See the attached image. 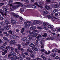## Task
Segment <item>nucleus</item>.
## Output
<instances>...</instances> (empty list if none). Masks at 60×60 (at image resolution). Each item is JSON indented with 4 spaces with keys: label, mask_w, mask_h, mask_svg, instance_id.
<instances>
[{
    "label": "nucleus",
    "mask_w": 60,
    "mask_h": 60,
    "mask_svg": "<svg viewBox=\"0 0 60 60\" xmlns=\"http://www.w3.org/2000/svg\"><path fill=\"white\" fill-rule=\"evenodd\" d=\"M10 54H12L13 55V56L11 58V60H16V59H18V57L17 56H15L16 55V53L15 52L11 51L10 52Z\"/></svg>",
    "instance_id": "nucleus-1"
},
{
    "label": "nucleus",
    "mask_w": 60,
    "mask_h": 60,
    "mask_svg": "<svg viewBox=\"0 0 60 60\" xmlns=\"http://www.w3.org/2000/svg\"><path fill=\"white\" fill-rule=\"evenodd\" d=\"M48 27L49 28L51 29L52 31L54 32L56 31V29H55L54 27H52L50 25H49L48 26Z\"/></svg>",
    "instance_id": "nucleus-2"
},
{
    "label": "nucleus",
    "mask_w": 60,
    "mask_h": 60,
    "mask_svg": "<svg viewBox=\"0 0 60 60\" xmlns=\"http://www.w3.org/2000/svg\"><path fill=\"white\" fill-rule=\"evenodd\" d=\"M29 0H25V2L26 3V5H24V6L26 7H29V5L28 4H29Z\"/></svg>",
    "instance_id": "nucleus-3"
},
{
    "label": "nucleus",
    "mask_w": 60,
    "mask_h": 60,
    "mask_svg": "<svg viewBox=\"0 0 60 60\" xmlns=\"http://www.w3.org/2000/svg\"><path fill=\"white\" fill-rule=\"evenodd\" d=\"M47 17L48 18H51V19L52 21H55V20H54V17H51V16L49 15H48Z\"/></svg>",
    "instance_id": "nucleus-4"
},
{
    "label": "nucleus",
    "mask_w": 60,
    "mask_h": 60,
    "mask_svg": "<svg viewBox=\"0 0 60 60\" xmlns=\"http://www.w3.org/2000/svg\"><path fill=\"white\" fill-rule=\"evenodd\" d=\"M11 14L12 15H13L14 17L15 18H18L19 17V15H16L15 13H11Z\"/></svg>",
    "instance_id": "nucleus-5"
},
{
    "label": "nucleus",
    "mask_w": 60,
    "mask_h": 60,
    "mask_svg": "<svg viewBox=\"0 0 60 60\" xmlns=\"http://www.w3.org/2000/svg\"><path fill=\"white\" fill-rule=\"evenodd\" d=\"M10 44H15V41L14 40H13L11 41L10 42Z\"/></svg>",
    "instance_id": "nucleus-6"
},
{
    "label": "nucleus",
    "mask_w": 60,
    "mask_h": 60,
    "mask_svg": "<svg viewBox=\"0 0 60 60\" xmlns=\"http://www.w3.org/2000/svg\"><path fill=\"white\" fill-rule=\"evenodd\" d=\"M7 27L6 28V26H4V29H6V30H9V28L8 27H9V28H10V27H11V26L9 25L8 26H7Z\"/></svg>",
    "instance_id": "nucleus-7"
},
{
    "label": "nucleus",
    "mask_w": 60,
    "mask_h": 60,
    "mask_svg": "<svg viewBox=\"0 0 60 60\" xmlns=\"http://www.w3.org/2000/svg\"><path fill=\"white\" fill-rule=\"evenodd\" d=\"M11 37L12 38H15V39H16V38L17 37L19 38V37H18L17 36L14 35H11Z\"/></svg>",
    "instance_id": "nucleus-8"
},
{
    "label": "nucleus",
    "mask_w": 60,
    "mask_h": 60,
    "mask_svg": "<svg viewBox=\"0 0 60 60\" xmlns=\"http://www.w3.org/2000/svg\"><path fill=\"white\" fill-rule=\"evenodd\" d=\"M42 28L43 29H45V30L46 31H47V32H49V33H51V31L49 30V29H48V28H46L45 27H43Z\"/></svg>",
    "instance_id": "nucleus-9"
},
{
    "label": "nucleus",
    "mask_w": 60,
    "mask_h": 60,
    "mask_svg": "<svg viewBox=\"0 0 60 60\" xmlns=\"http://www.w3.org/2000/svg\"><path fill=\"white\" fill-rule=\"evenodd\" d=\"M45 42V41L42 40H41L40 42V43L42 45H44V43Z\"/></svg>",
    "instance_id": "nucleus-10"
},
{
    "label": "nucleus",
    "mask_w": 60,
    "mask_h": 60,
    "mask_svg": "<svg viewBox=\"0 0 60 60\" xmlns=\"http://www.w3.org/2000/svg\"><path fill=\"white\" fill-rule=\"evenodd\" d=\"M3 38L5 40H6V41H7L8 42L10 41L8 40V39H7V38L5 37H3Z\"/></svg>",
    "instance_id": "nucleus-11"
},
{
    "label": "nucleus",
    "mask_w": 60,
    "mask_h": 60,
    "mask_svg": "<svg viewBox=\"0 0 60 60\" xmlns=\"http://www.w3.org/2000/svg\"><path fill=\"white\" fill-rule=\"evenodd\" d=\"M19 56H20V57L18 58L19 59V60H23V58L21 57V55L20 54H19Z\"/></svg>",
    "instance_id": "nucleus-12"
},
{
    "label": "nucleus",
    "mask_w": 60,
    "mask_h": 60,
    "mask_svg": "<svg viewBox=\"0 0 60 60\" xmlns=\"http://www.w3.org/2000/svg\"><path fill=\"white\" fill-rule=\"evenodd\" d=\"M45 8H46V9L47 10H50L51 9V8L50 7L47 5H46L45 6Z\"/></svg>",
    "instance_id": "nucleus-13"
},
{
    "label": "nucleus",
    "mask_w": 60,
    "mask_h": 60,
    "mask_svg": "<svg viewBox=\"0 0 60 60\" xmlns=\"http://www.w3.org/2000/svg\"><path fill=\"white\" fill-rule=\"evenodd\" d=\"M26 42H27L25 43V45L27 46V45H28V44H29V43L30 41L27 40L26 41Z\"/></svg>",
    "instance_id": "nucleus-14"
},
{
    "label": "nucleus",
    "mask_w": 60,
    "mask_h": 60,
    "mask_svg": "<svg viewBox=\"0 0 60 60\" xmlns=\"http://www.w3.org/2000/svg\"><path fill=\"white\" fill-rule=\"evenodd\" d=\"M29 46L30 47H31V48H33V47L35 46V45L33 43H31L30 44Z\"/></svg>",
    "instance_id": "nucleus-15"
},
{
    "label": "nucleus",
    "mask_w": 60,
    "mask_h": 60,
    "mask_svg": "<svg viewBox=\"0 0 60 60\" xmlns=\"http://www.w3.org/2000/svg\"><path fill=\"white\" fill-rule=\"evenodd\" d=\"M32 49L33 50H34L35 51H38V49L37 47H34V49H33V48H32Z\"/></svg>",
    "instance_id": "nucleus-16"
},
{
    "label": "nucleus",
    "mask_w": 60,
    "mask_h": 60,
    "mask_svg": "<svg viewBox=\"0 0 60 60\" xmlns=\"http://www.w3.org/2000/svg\"><path fill=\"white\" fill-rule=\"evenodd\" d=\"M15 52L17 53V54H19V50L17 49V48H15Z\"/></svg>",
    "instance_id": "nucleus-17"
},
{
    "label": "nucleus",
    "mask_w": 60,
    "mask_h": 60,
    "mask_svg": "<svg viewBox=\"0 0 60 60\" xmlns=\"http://www.w3.org/2000/svg\"><path fill=\"white\" fill-rule=\"evenodd\" d=\"M17 46H18V49L19 50H21V45H20L18 44L17 45Z\"/></svg>",
    "instance_id": "nucleus-18"
},
{
    "label": "nucleus",
    "mask_w": 60,
    "mask_h": 60,
    "mask_svg": "<svg viewBox=\"0 0 60 60\" xmlns=\"http://www.w3.org/2000/svg\"><path fill=\"white\" fill-rule=\"evenodd\" d=\"M27 50L29 51V52H30V53H33V51L30 49H27Z\"/></svg>",
    "instance_id": "nucleus-19"
},
{
    "label": "nucleus",
    "mask_w": 60,
    "mask_h": 60,
    "mask_svg": "<svg viewBox=\"0 0 60 60\" xmlns=\"http://www.w3.org/2000/svg\"><path fill=\"white\" fill-rule=\"evenodd\" d=\"M11 23L12 24H16L17 23L14 20H12L11 21Z\"/></svg>",
    "instance_id": "nucleus-20"
},
{
    "label": "nucleus",
    "mask_w": 60,
    "mask_h": 60,
    "mask_svg": "<svg viewBox=\"0 0 60 60\" xmlns=\"http://www.w3.org/2000/svg\"><path fill=\"white\" fill-rule=\"evenodd\" d=\"M35 5H37L38 7L41 8H43V7L42 6H40V5L38 4V3H36L34 4Z\"/></svg>",
    "instance_id": "nucleus-21"
},
{
    "label": "nucleus",
    "mask_w": 60,
    "mask_h": 60,
    "mask_svg": "<svg viewBox=\"0 0 60 60\" xmlns=\"http://www.w3.org/2000/svg\"><path fill=\"white\" fill-rule=\"evenodd\" d=\"M30 56L33 57V58H34V55L33 54H32V53H30Z\"/></svg>",
    "instance_id": "nucleus-22"
},
{
    "label": "nucleus",
    "mask_w": 60,
    "mask_h": 60,
    "mask_svg": "<svg viewBox=\"0 0 60 60\" xmlns=\"http://www.w3.org/2000/svg\"><path fill=\"white\" fill-rule=\"evenodd\" d=\"M26 39H27V38L26 37L22 38V41H26Z\"/></svg>",
    "instance_id": "nucleus-23"
},
{
    "label": "nucleus",
    "mask_w": 60,
    "mask_h": 60,
    "mask_svg": "<svg viewBox=\"0 0 60 60\" xmlns=\"http://www.w3.org/2000/svg\"><path fill=\"white\" fill-rule=\"evenodd\" d=\"M41 37V35H38V36L37 37H36V38L37 39H40V38Z\"/></svg>",
    "instance_id": "nucleus-24"
},
{
    "label": "nucleus",
    "mask_w": 60,
    "mask_h": 60,
    "mask_svg": "<svg viewBox=\"0 0 60 60\" xmlns=\"http://www.w3.org/2000/svg\"><path fill=\"white\" fill-rule=\"evenodd\" d=\"M38 35V34L37 33H35V34H33V37H36L37 35Z\"/></svg>",
    "instance_id": "nucleus-25"
},
{
    "label": "nucleus",
    "mask_w": 60,
    "mask_h": 60,
    "mask_svg": "<svg viewBox=\"0 0 60 60\" xmlns=\"http://www.w3.org/2000/svg\"><path fill=\"white\" fill-rule=\"evenodd\" d=\"M24 24H25V25H26V26H31V25L29 24L28 25L26 24H27V23L26 22H25Z\"/></svg>",
    "instance_id": "nucleus-26"
},
{
    "label": "nucleus",
    "mask_w": 60,
    "mask_h": 60,
    "mask_svg": "<svg viewBox=\"0 0 60 60\" xmlns=\"http://www.w3.org/2000/svg\"><path fill=\"white\" fill-rule=\"evenodd\" d=\"M43 26H46L48 25V24L47 22H44L43 23Z\"/></svg>",
    "instance_id": "nucleus-27"
},
{
    "label": "nucleus",
    "mask_w": 60,
    "mask_h": 60,
    "mask_svg": "<svg viewBox=\"0 0 60 60\" xmlns=\"http://www.w3.org/2000/svg\"><path fill=\"white\" fill-rule=\"evenodd\" d=\"M7 10V9H6V8H4L3 11H5V12L6 13H7V12H8V11H6V10Z\"/></svg>",
    "instance_id": "nucleus-28"
},
{
    "label": "nucleus",
    "mask_w": 60,
    "mask_h": 60,
    "mask_svg": "<svg viewBox=\"0 0 60 60\" xmlns=\"http://www.w3.org/2000/svg\"><path fill=\"white\" fill-rule=\"evenodd\" d=\"M8 56V57H11H11H12V54H11L9 55Z\"/></svg>",
    "instance_id": "nucleus-29"
},
{
    "label": "nucleus",
    "mask_w": 60,
    "mask_h": 60,
    "mask_svg": "<svg viewBox=\"0 0 60 60\" xmlns=\"http://www.w3.org/2000/svg\"><path fill=\"white\" fill-rule=\"evenodd\" d=\"M24 30H25V29H24V28H22V30L21 31V33H23L24 32Z\"/></svg>",
    "instance_id": "nucleus-30"
},
{
    "label": "nucleus",
    "mask_w": 60,
    "mask_h": 60,
    "mask_svg": "<svg viewBox=\"0 0 60 60\" xmlns=\"http://www.w3.org/2000/svg\"><path fill=\"white\" fill-rule=\"evenodd\" d=\"M34 24H39V22L38 21H34Z\"/></svg>",
    "instance_id": "nucleus-31"
},
{
    "label": "nucleus",
    "mask_w": 60,
    "mask_h": 60,
    "mask_svg": "<svg viewBox=\"0 0 60 60\" xmlns=\"http://www.w3.org/2000/svg\"><path fill=\"white\" fill-rule=\"evenodd\" d=\"M20 10L22 12H24V11H24V10L22 8H21L20 9Z\"/></svg>",
    "instance_id": "nucleus-32"
},
{
    "label": "nucleus",
    "mask_w": 60,
    "mask_h": 60,
    "mask_svg": "<svg viewBox=\"0 0 60 60\" xmlns=\"http://www.w3.org/2000/svg\"><path fill=\"white\" fill-rule=\"evenodd\" d=\"M54 7L55 8H57L59 7V6L57 4H56L54 5Z\"/></svg>",
    "instance_id": "nucleus-33"
},
{
    "label": "nucleus",
    "mask_w": 60,
    "mask_h": 60,
    "mask_svg": "<svg viewBox=\"0 0 60 60\" xmlns=\"http://www.w3.org/2000/svg\"><path fill=\"white\" fill-rule=\"evenodd\" d=\"M45 41H47V40H50V39L49 37H48L46 38L45 39Z\"/></svg>",
    "instance_id": "nucleus-34"
},
{
    "label": "nucleus",
    "mask_w": 60,
    "mask_h": 60,
    "mask_svg": "<svg viewBox=\"0 0 60 60\" xmlns=\"http://www.w3.org/2000/svg\"><path fill=\"white\" fill-rule=\"evenodd\" d=\"M7 42H7H7H6L5 43H4L3 44V45L4 46H6L7 44Z\"/></svg>",
    "instance_id": "nucleus-35"
},
{
    "label": "nucleus",
    "mask_w": 60,
    "mask_h": 60,
    "mask_svg": "<svg viewBox=\"0 0 60 60\" xmlns=\"http://www.w3.org/2000/svg\"><path fill=\"white\" fill-rule=\"evenodd\" d=\"M8 32L9 34H12L13 33L12 32L11 30L8 31Z\"/></svg>",
    "instance_id": "nucleus-36"
},
{
    "label": "nucleus",
    "mask_w": 60,
    "mask_h": 60,
    "mask_svg": "<svg viewBox=\"0 0 60 60\" xmlns=\"http://www.w3.org/2000/svg\"><path fill=\"white\" fill-rule=\"evenodd\" d=\"M7 48H8V49H10V46H8L6 48V49H7V50H8V49Z\"/></svg>",
    "instance_id": "nucleus-37"
},
{
    "label": "nucleus",
    "mask_w": 60,
    "mask_h": 60,
    "mask_svg": "<svg viewBox=\"0 0 60 60\" xmlns=\"http://www.w3.org/2000/svg\"><path fill=\"white\" fill-rule=\"evenodd\" d=\"M54 40L55 39H54V37H51L50 38V40Z\"/></svg>",
    "instance_id": "nucleus-38"
},
{
    "label": "nucleus",
    "mask_w": 60,
    "mask_h": 60,
    "mask_svg": "<svg viewBox=\"0 0 60 60\" xmlns=\"http://www.w3.org/2000/svg\"><path fill=\"white\" fill-rule=\"evenodd\" d=\"M0 24L1 25H2L3 26H4L5 25V23H3V22H1L0 23Z\"/></svg>",
    "instance_id": "nucleus-39"
},
{
    "label": "nucleus",
    "mask_w": 60,
    "mask_h": 60,
    "mask_svg": "<svg viewBox=\"0 0 60 60\" xmlns=\"http://www.w3.org/2000/svg\"><path fill=\"white\" fill-rule=\"evenodd\" d=\"M29 33H30V34H34V33H33V32H31V30H30L29 32Z\"/></svg>",
    "instance_id": "nucleus-40"
},
{
    "label": "nucleus",
    "mask_w": 60,
    "mask_h": 60,
    "mask_svg": "<svg viewBox=\"0 0 60 60\" xmlns=\"http://www.w3.org/2000/svg\"><path fill=\"white\" fill-rule=\"evenodd\" d=\"M47 35H48L46 33H45L44 34V35H43V36H44L45 37V36H47Z\"/></svg>",
    "instance_id": "nucleus-41"
},
{
    "label": "nucleus",
    "mask_w": 60,
    "mask_h": 60,
    "mask_svg": "<svg viewBox=\"0 0 60 60\" xmlns=\"http://www.w3.org/2000/svg\"><path fill=\"white\" fill-rule=\"evenodd\" d=\"M5 23L6 24H9L10 23L8 22V21H5Z\"/></svg>",
    "instance_id": "nucleus-42"
},
{
    "label": "nucleus",
    "mask_w": 60,
    "mask_h": 60,
    "mask_svg": "<svg viewBox=\"0 0 60 60\" xmlns=\"http://www.w3.org/2000/svg\"><path fill=\"white\" fill-rule=\"evenodd\" d=\"M40 41V39H37L36 41V43H37L38 42V41Z\"/></svg>",
    "instance_id": "nucleus-43"
},
{
    "label": "nucleus",
    "mask_w": 60,
    "mask_h": 60,
    "mask_svg": "<svg viewBox=\"0 0 60 60\" xmlns=\"http://www.w3.org/2000/svg\"><path fill=\"white\" fill-rule=\"evenodd\" d=\"M56 11H57V10L56 9H55L53 11V12L54 13H55Z\"/></svg>",
    "instance_id": "nucleus-44"
},
{
    "label": "nucleus",
    "mask_w": 60,
    "mask_h": 60,
    "mask_svg": "<svg viewBox=\"0 0 60 60\" xmlns=\"http://www.w3.org/2000/svg\"><path fill=\"white\" fill-rule=\"evenodd\" d=\"M23 54H24V55H28V53L26 52H24Z\"/></svg>",
    "instance_id": "nucleus-45"
},
{
    "label": "nucleus",
    "mask_w": 60,
    "mask_h": 60,
    "mask_svg": "<svg viewBox=\"0 0 60 60\" xmlns=\"http://www.w3.org/2000/svg\"><path fill=\"white\" fill-rule=\"evenodd\" d=\"M32 7L33 8L35 9V8H36V6L34 5H33L32 6Z\"/></svg>",
    "instance_id": "nucleus-46"
},
{
    "label": "nucleus",
    "mask_w": 60,
    "mask_h": 60,
    "mask_svg": "<svg viewBox=\"0 0 60 60\" xmlns=\"http://www.w3.org/2000/svg\"><path fill=\"white\" fill-rule=\"evenodd\" d=\"M26 59L27 60H30V58L28 57H26Z\"/></svg>",
    "instance_id": "nucleus-47"
},
{
    "label": "nucleus",
    "mask_w": 60,
    "mask_h": 60,
    "mask_svg": "<svg viewBox=\"0 0 60 60\" xmlns=\"http://www.w3.org/2000/svg\"><path fill=\"white\" fill-rule=\"evenodd\" d=\"M44 12L46 14H47L48 13V12L47 11H44Z\"/></svg>",
    "instance_id": "nucleus-48"
},
{
    "label": "nucleus",
    "mask_w": 60,
    "mask_h": 60,
    "mask_svg": "<svg viewBox=\"0 0 60 60\" xmlns=\"http://www.w3.org/2000/svg\"><path fill=\"white\" fill-rule=\"evenodd\" d=\"M37 60H41V59L40 58H37Z\"/></svg>",
    "instance_id": "nucleus-49"
},
{
    "label": "nucleus",
    "mask_w": 60,
    "mask_h": 60,
    "mask_svg": "<svg viewBox=\"0 0 60 60\" xmlns=\"http://www.w3.org/2000/svg\"><path fill=\"white\" fill-rule=\"evenodd\" d=\"M22 56L23 57V58H25V55H24V54H23V53H22Z\"/></svg>",
    "instance_id": "nucleus-50"
},
{
    "label": "nucleus",
    "mask_w": 60,
    "mask_h": 60,
    "mask_svg": "<svg viewBox=\"0 0 60 60\" xmlns=\"http://www.w3.org/2000/svg\"><path fill=\"white\" fill-rule=\"evenodd\" d=\"M59 57L58 56H56L55 57V59H58Z\"/></svg>",
    "instance_id": "nucleus-51"
},
{
    "label": "nucleus",
    "mask_w": 60,
    "mask_h": 60,
    "mask_svg": "<svg viewBox=\"0 0 60 60\" xmlns=\"http://www.w3.org/2000/svg\"><path fill=\"white\" fill-rule=\"evenodd\" d=\"M28 39L29 40H31L32 39V38L31 37H29V38Z\"/></svg>",
    "instance_id": "nucleus-52"
},
{
    "label": "nucleus",
    "mask_w": 60,
    "mask_h": 60,
    "mask_svg": "<svg viewBox=\"0 0 60 60\" xmlns=\"http://www.w3.org/2000/svg\"><path fill=\"white\" fill-rule=\"evenodd\" d=\"M24 50H25V49H23V48H21V51L22 52H24Z\"/></svg>",
    "instance_id": "nucleus-53"
},
{
    "label": "nucleus",
    "mask_w": 60,
    "mask_h": 60,
    "mask_svg": "<svg viewBox=\"0 0 60 60\" xmlns=\"http://www.w3.org/2000/svg\"><path fill=\"white\" fill-rule=\"evenodd\" d=\"M20 6L22 7H24V5H23V4H20Z\"/></svg>",
    "instance_id": "nucleus-54"
},
{
    "label": "nucleus",
    "mask_w": 60,
    "mask_h": 60,
    "mask_svg": "<svg viewBox=\"0 0 60 60\" xmlns=\"http://www.w3.org/2000/svg\"><path fill=\"white\" fill-rule=\"evenodd\" d=\"M4 19V18H3V17L0 18V20H3Z\"/></svg>",
    "instance_id": "nucleus-55"
},
{
    "label": "nucleus",
    "mask_w": 60,
    "mask_h": 60,
    "mask_svg": "<svg viewBox=\"0 0 60 60\" xmlns=\"http://www.w3.org/2000/svg\"><path fill=\"white\" fill-rule=\"evenodd\" d=\"M41 52H44L45 51V50L44 49H41Z\"/></svg>",
    "instance_id": "nucleus-56"
},
{
    "label": "nucleus",
    "mask_w": 60,
    "mask_h": 60,
    "mask_svg": "<svg viewBox=\"0 0 60 60\" xmlns=\"http://www.w3.org/2000/svg\"><path fill=\"white\" fill-rule=\"evenodd\" d=\"M11 50H13V49H14V48H13V47H11Z\"/></svg>",
    "instance_id": "nucleus-57"
},
{
    "label": "nucleus",
    "mask_w": 60,
    "mask_h": 60,
    "mask_svg": "<svg viewBox=\"0 0 60 60\" xmlns=\"http://www.w3.org/2000/svg\"><path fill=\"white\" fill-rule=\"evenodd\" d=\"M20 6V5L19 4H18L16 6V7H19Z\"/></svg>",
    "instance_id": "nucleus-58"
},
{
    "label": "nucleus",
    "mask_w": 60,
    "mask_h": 60,
    "mask_svg": "<svg viewBox=\"0 0 60 60\" xmlns=\"http://www.w3.org/2000/svg\"><path fill=\"white\" fill-rule=\"evenodd\" d=\"M0 13H1V14L3 15V16H4V14L1 11H0Z\"/></svg>",
    "instance_id": "nucleus-59"
},
{
    "label": "nucleus",
    "mask_w": 60,
    "mask_h": 60,
    "mask_svg": "<svg viewBox=\"0 0 60 60\" xmlns=\"http://www.w3.org/2000/svg\"><path fill=\"white\" fill-rule=\"evenodd\" d=\"M2 54L3 56H4L5 55V53L4 52H2Z\"/></svg>",
    "instance_id": "nucleus-60"
},
{
    "label": "nucleus",
    "mask_w": 60,
    "mask_h": 60,
    "mask_svg": "<svg viewBox=\"0 0 60 60\" xmlns=\"http://www.w3.org/2000/svg\"><path fill=\"white\" fill-rule=\"evenodd\" d=\"M9 2L10 3H12L13 2V1H12L10 0H9Z\"/></svg>",
    "instance_id": "nucleus-61"
},
{
    "label": "nucleus",
    "mask_w": 60,
    "mask_h": 60,
    "mask_svg": "<svg viewBox=\"0 0 60 60\" xmlns=\"http://www.w3.org/2000/svg\"><path fill=\"white\" fill-rule=\"evenodd\" d=\"M4 3H0V6H2V5H3L4 4Z\"/></svg>",
    "instance_id": "nucleus-62"
},
{
    "label": "nucleus",
    "mask_w": 60,
    "mask_h": 60,
    "mask_svg": "<svg viewBox=\"0 0 60 60\" xmlns=\"http://www.w3.org/2000/svg\"><path fill=\"white\" fill-rule=\"evenodd\" d=\"M41 38L42 39H44V36L42 35V36L41 37Z\"/></svg>",
    "instance_id": "nucleus-63"
},
{
    "label": "nucleus",
    "mask_w": 60,
    "mask_h": 60,
    "mask_svg": "<svg viewBox=\"0 0 60 60\" xmlns=\"http://www.w3.org/2000/svg\"><path fill=\"white\" fill-rule=\"evenodd\" d=\"M38 28L39 29H41V27H38Z\"/></svg>",
    "instance_id": "nucleus-64"
}]
</instances>
